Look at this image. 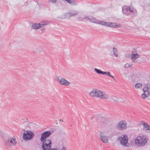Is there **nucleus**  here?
<instances>
[{
    "mask_svg": "<svg viewBox=\"0 0 150 150\" xmlns=\"http://www.w3.org/2000/svg\"><path fill=\"white\" fill-rule=\"evenodd\" d=\"M52 134V132L50 131H46L42 133L40 139V141L42 142L44 140L49 139H47Z\"/></svg>",
    "mask_w": 150,
    "mask_h": 150,
    "instance_id": "nucleus-11",
    "label": "nucleus"
},
{
    "mask_svg": "<svg viewBox=\"0 0 150 150\" xmlns=\"http://www.w3.org/2000/svg\"><path fill=\"white\" fill-rule=\"evenodd\" d=\"M4 143L5 146L7 148H11L16 145L17 142L14 137H10L5 139Z\"/></svg>",
    "mask_w": 150,
    "mask_h": 150,
    "instance_id": "nucleus-3",
    "label": "nucleus"
},
{
    "mask_svg": "<svg viewBox=\"0 0 150 150\" xmlns=\"http://www.w3.org/2000/svg\"><path fill=\"white\" fill-rule=\"evenodd\" d=\"M93 118V117H92L91 118V119H92Z\"/></svg>",
    "mask_w": 150,
    "mask_h": 150,
    "instance_id": "nucleus-35",
    "label": "nucleus"
},
{
    "mask_svg": "<svg viewBox=\"0 0 150 150\" xmlns=\"http://www.w3.org/2000/svg\"><path fill=\"white\" fill-rule=\"evenodd\" d=\"M50 150H58L57 149H56V148H52Z\"/></svg>",
    "mask_w": 150,
    "mask_h": 150,
    "instance_id": "nucleus-32",
    "label": "nucleus"
},
{
    "mask_svg": "<svg viewBox=\"0 0 150 150\" xmlns=\"http://www.w3.org/2000/svg\"><path fill=\"white\" fill-rule=\"evenodd\" d=\"M56 80L59 83L62 85L68 86L70 84L69 82L63 78L57 77L56 78Z\"/></svg>",
    "mask_w": 150,
    "mask_h": 150,
    "instance_id": "nucleus-10",
    "label": "nucleus"
},
{
    "mask_svg": "<svg viewBox=\"0 0 150 150\" xmlns=\"http://www.w3.org/2000/svg\"><path fill=\"white\" fill-rule=\"evenodd\" d=\"M52 2L55 3L56 2V0H50Z\"/></svg>",
    "mask_w": 150,
    "mask_h": 150,
    "instance_id": "nucleus-30",
    "label": "nucleus"
},
{
    "mask_svg": "<svg viewBox=\"0 0 150 150\" xmlns=\"http://www.w3.org/2000/svg\"><path fill=\"white\" fill-rule=\"evenodd\" d=\"M103 74H106L108 76L112 78L114 80H115V79L114 77L110 75V72H106L103 71Z\"/></svg>",
    "mask_w": 150,
    "mask_h": 150,
    "instance_id": "nucleus-21",
    "label": "nucleus"
},
{
    "mask_svg": "<svg viewBox=\"0 0 150 150\" xmlns=\"http://www.w3.org/2000/svg\"><path fill=\"white\" fill-rule=\"evenodd\" d=\"M34 135V133L31 131H25L23 134V139L25 141H29L33 137Z\"/></svg>",
    "mask_w": 150,
    "mask_h": 150,
    "instance_id": "nucleus-5",
    "label": "nucleus"
},
{
    "mask_svg": "<svg viewBox=\"0 0 150 150\" xmlns=\"http://www.w3.org/2000/svg\"><path fill=\"white\" fill-rule=\"evenodd\" d=\"M108 22H106L103 21L101 22L100 21V23L99 24H100L106 26H108Z\"/></svg>",
    "mask_w": 150,
    "mask_h": 150,
    "instance_id": "nucleus-25",
    "label": "nucleus"
},
{
    "mask_svg": "<svg viewBox=\"0 0 150 150\" xmlns=\"http://www.w3.org/2000/svg\"><path fill=\"white\" fill-rule=\"evenodd\" d=\"M141 78L142 76L140 74H134L129 77V79L133 82H135L139 81Z\"/></svg>",
    "mask_w": 150,
    "mask_h": 150,
    "instance_id": "nucleus-12",
    "label": "nucleus"
},
{
    "mask_svg": "<svg viewBox=\"0 0 150 150\" xmlns=\"http://www.w3.org/2000/svg\"><path fill=\"white\" fill-rule=\"evenodd\" d=\"M0 135H1V137H4V133H1V134H0Z\"/></svg>",
    "mask_w": 150,
    "mask_h": 150,
    "instance_id": "nucleus-31",
    "label": "nucleus"
},
{
    "mask_svg": "<svg viewBox=\"0 0 150 150\" xmlns=\"http://www.w3.org/2000/svg\"><path fill=\"white\" fill-rule=\"evenodd\" d=\"M61 150H67V149L65 146H63L61 149Z\"/></svg>",
    "mask_w": 150,
    "mask_h": 150,
    "instance_id": "nucleus-29",
    "label": "nucleus"
},
{
    "mask_svg": "<svg viewBox=\"0 0 150 150\" xmlns=\"http://www.w3.org/2000/svg\"><path fill=\"white\" fill-rule=\"evenodd\" d=\"M90 21L93 23H95L97 24H99L100 23V21L97 20L96 18L93 17H91Z\"/></svg>",
    "mask_w": 150,
    "mask_h": 150,
    "instance_id": "nucleus-18",
    "label": "nucleus"
},
{
    "mask_svg": "<svg viewBox=\"0 0 150 150\" xmlns=\"http://www.w3.org/2000/svg\"><path fill=\"white\" fill-rule=\"evenodd\" d=\"M100 137L102 141L104 143H106L108 142L107 137L103 135L101 133H100Z\"/></svg>",
    "mask_w": 150,
    "mask_h": 150,
    "instance_id": "nucleus-16",
    "label": "nucleus"
},
{
    "mask_svg": "<svg viewBox=\"0 0 150 150\" xmlns=\"http://www.w3.org/2000/svg\"><path fill=\"white\" fill-rule=\"evenodd\" d=\"M78 14V11H72L71 12L67 13L65 14V18H68L71 17H73L76 15Z\"/></svg>",
    "mask_w": 150,
    "mask_h": 150,
    "instance_id": "nucleus-13",
    "label": "nucleus"
},
{
    "mask_svg": "<svg viewBox=\"0 0 150 150\" xmlns=\"http://www.w3.org/2000/svg\"><path fill=\"white\" fill-rule=\"evenodd\" d=\"M50 23V21H42L40 23L41 28L45 26Z\"/></svg>",
    "mask_w": 150,
    "mask_h": 150,
    "instance_id": "nucleus-19",
    "label": "nucleus"
},
{
    "mask_svg": "<svg viewBox=\"0 0 150 150\" xmlns=\"http://www.w3.org/2000/svg\"><path fill=\"white\" fill-rule=\"evenodd\" d=\"M113 54L116 57H117L118 55L117 54V49L115 47L113 48Z\"/></svg>",
    "mask_w": 150,
    "mask_h": 150,
    "instance_id": "nucleus-20",
    "label": "nucleus"
},
{
    "mask_svg": "<svg viewBox=\"0 0 150 150\" xmlns=\"http://www.w3.org/2000/svg\"><path fill=\"white\" fill-rule=\"evenodd\" d=\"M32 27L33 29H39L41 28L40 23H34L32 25Z\"/></svg>",
    "mask_w": 150,
    "mask_h": 150,
    "instance_id": "nucleus-17",
    "label": "nucleus"
},
{
    "mask_svg": "<svg viewBox=\"0 0 150 150\" xmlns=\"http://www.w3.org/2000/svg\"><path fill=\"white\" fill-rule=\"evenodd\" d=\"M94 70L98 74H103V71H101L100 70L96 68H95L94 69Z\"/></svg>",
    "mask_w": 150,
    "mask_h": 150,
    "instance_id": "nucleus-24",
    "label": "nucleus"
},
{
    "mask_svg": "<svg viewBox=\"0 0 150 150\" xmlns=\"http://www.w3.org/2000/svg\"><path fill=\"white\" fill-rule=\"evenodd\" d=\"M143 126L144 128H146V129L147 128H148L149 127V125H148L146 123H144L143 124Z\"/></svg>",
    "mask_w": 150,
    "mask_h": 150,
    "instance_id": "nucleus-27",
    "label": "nucleus"
},
{
    "mask_svg": "<svg viewBox=\"0 0 150 150\" xmlns=\"http://www.w3.org/2000/svg\"><path fill=\"white\" fill-rule=\"evenodd\" d=\"M101 122L103 123H105V119L103 118H101Z\"/></svg>",
    "mask_w": 150,
    "mask_h": 150,
    "instance_id": "nucleus-28",
    "label": "nucleus"
},
{
    "mask_svg": "<svg viewBox=\"0 0 150 150\" xmlns=\"http://www.w3.org/2000/svg\"><path fill=\"white\" fill-rule=\"evenodd\" d=\"M122 12L124 14L127 16H128L131 13L134 12H136L137 13V12L136 10L129 6H125V7H122ZM136 14H137V13Z\"/></svg>",
    "mask_w": 150,
    "mask_h": 150,
    "instance_id": "nucleus-6",
    "label": "nucleus"
},
{
    "mask_svg": "<svg viewBox=\"0 0 150 150\" xmlns=\"http://www.w3.org/2000/svg\"><path fill=\"white\" fill-rule=\"evenodd\" d=\"M42 144V148L44 150H50L52 149V142L50 139H47L44 141H40Z\"/></svg>",
    "mask_w": 150,
    "mask_h": 150,
    "instance_id": "nucleus-4",
    "label": "nucleus"
},
{
    "mask_svg": "<svg viewBox=\"0 0 150 150\" xmlns=\"http://www.w3.org/2000/svg\"><path fill=\"white\" fill-rule=\"evenodd\" d=\"M125 77L127 76V74H125Z\"/></svg>",
    "mask_w": 150,
    "mask_h": 150,
    "instance_id": "nucleus-34",
    "label": "nucleus"
},
{
    "mask_svg": "<svg viewBox=\"0 0 150 150\" xmlns=\"http://www.w3.org/2000/svg\"><path fill=\"white\" fill-rule=\"evenodd\" d=\"M148 140V138L145 136H138L135 140L136 145L138 146H143L146 143Z\"/></svg>",
    "mask_w": 150,
    "mask_h": 150,
    "instance_id": "nucleus-2",
    "label": "nucleus"
},
{
    "mask_svg": "<svg viewBox=\"0 0 150 150\" xmlns=\"http://www.w3.org/2000/svg\"><path fill=\"white\" fill-rule=\"evenodd\" d=\"M117 139L118 141H120V144L125 146H127V144L128 142V137L125 134L122 135L121 137H119Z\"/></svg>",
    "mask_w": 150,
    "mask_h": 150,
    "instance_id": "nucleus-8",
    "label": "nucleus"
},
{
    "mask_svg": "<svg viewBox=\"0 0 150 150\" xmlns=\"http://www.w3.org/2000/svg\"><path fill=\"white\" fill-rule=\"evenodd\" d=\"M131 56L132 62L136 63L137 62V59L139 57L140 55L138 54H131Z\"/></svg>",
    "mask_w": 150,
    "mask_h": 150,
    "instance_id": "nucleus-14",
    "label": "nucleus"
},
{
    "mask_svg": "<svg viewBox=\"0 0 150 150\" xmlns=\"http://www.w3.org/2000/svg\"><path fill=\"white\" fill-rule=\"evenodd\" d=\"M89 95L94 98H98L100 99H108L107 95L104 92L99 89H93L89 93Z\"/></svg>",
    "mask_w": 150,
    "mask_h": 150,
    "instance_id": "nucleus-1",
    "label": "nucleus"
},
{
    "mask_svg": "<svg viewBox=\"0 0 150 150\" xmlns=\"http://www.w3.org/2000/svg\"><path fill=\"white\" fill-rule=\"evenodd\" d=\"M131 66H125L124 67V68H128L129 67H130Z\"/></svg>",
    "mask_w": 150,
    "mask_h": 150,
    "instance_id": "nucleus-33",
    "label": "nucleus"
},
{
    "mask_svg": "<svg viewBox=\"0 0 150 150\" xmlns=\"http://www.w3.org/2000/svg\"><path fill=\"white\" fill-rule=\"evenodd\" d=\"M72 5H76L78 3L75 1V0H70L69 3Z\"/></svg>",
    "mask_w": 150,
    "mask_h": 150,
    "instance_id": "nucleus-22",
    "label": "nucleus"
},
{
    "mask_svg": "<svg viewBox=\"0 0 150 150\" xmlns=\"http://www.w3.org/2000/svg\"><path fill=\"white\" fill-rule=\"evenodd\" d=\"M149 86L147 84L145 85V87L143 89L144 93L142 95V98L145 99L149 96L150 93L149 91Z\"/></svg>",
    "mask_w": 150,
    "mask_h": 150,
    "instance_id": "nucleus-9",
    "label": "nucleus"
},
{
    "mask_svg": "<svg viewBox=\"0 0 150 150\" xmlns=\"http://www.w3.org/2000/svg\"><path fill=\"white\" fill-rule=\"evenodd\" d=\"M107 27H110L112 28H118L121 27V25L120 24L116 25L115 23L108 22Z\"/></svg>",
    "mask_w": 150,
    "mask_h": 150,
    "instance_id": "nucleus-15",
    "label": "nucleus"
},
{
    "mask_svg": "<svg viewBox=\"0 0 150 150\" xmlns=\"http://www.w3.org/2000/svg\"><path fill=\"white\" fill-rule=\"evenodd\" d=\"M79 18H80V17H79Z\"/></svg>",
    "mask_w": 150,
    "mask_h": 150,
    "instance_id": "nucleus-36",
    "label": "nucleus"
},
{
    "mask_svg": "<svg viewBox=\"0 0 150 150\" xmlns=\"http://www.w3.org/2000/svg\"><path fill=\"white\" fill-rule=\"evenodd\" d=\"M127 124L125 120L120 121L117 124L116 128L120 131H122L125 129L127 127Z\"/></svg>",
    "mask_w": 150,
    "mask_h": 150,
    "instance_id": "nucleus-7",
    "label": "nucleus"
},
{
    "mask_svg": "<svg viewBox=\"0 0 150 150\" xmlns=\"http://www.w3.org/2000/svg\"><path fill=\"white\" fill-rule=\"evenodd\" d=\"M142 84L140 83H137L135 85V87L136 88H139L142 87Z\"/></svg>",
    "mask_w": 150,
    "mask_h": 150,
    "instance_id": "nucleus-23",
    "label": "nucleus"
},
{
    "mask_svg": "<svg viewBox=\"0 0 150 150\" xmlns=\"http://www.w3.org/2000/svg\"><path fill=\"white\" fill-rule=\"evenodd\" d=\"M90 18H89L88 16H85L84 17L82 18V19H85L89 21H90Z\"/></svg>",
    "mask_w": 150,
    "mask_h": 150,
    "instance_id": "nucleus-26",
    "label": "nucleus"
}]
</instances>
